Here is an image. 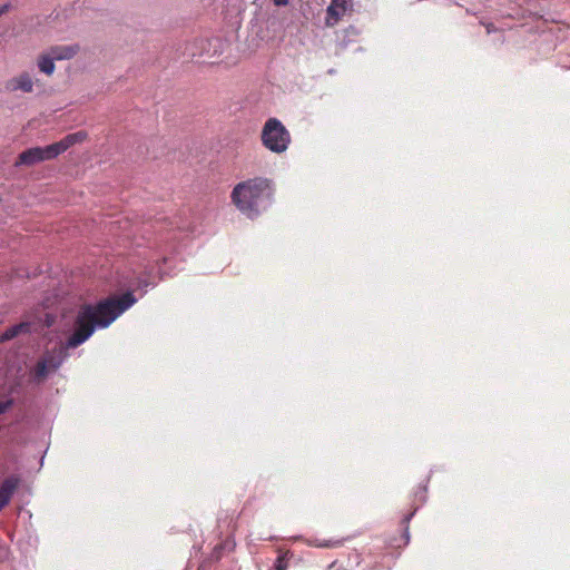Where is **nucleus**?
Wrapping results in <instances>:
<instances>
[{
	"label": "nucleus",
	"mask_w": 570,
	"mask_h": 570,
	"mask_svg": "<svg viewBox=\"0 0 570 570\" xmlns=\"http://www.w3.org/2000/svg\"><path fill=\"white\" fill-rule=\"evenodd\" d=\"M340 541H317L315 543L316 547H321V548H331V547H337L340 546Z\"/></svg>",
	"instance_id": "2eb2a0df"
},
{
	"label": "nucleus",
	"mask_w": 570,
	"mask_h": 570,
	"mask_svg": "<svg viewBox=\"0 0 570 570\" xmlns=\"http://www.w3.org/2000/svg\"><path fill=\"white\" fill-rule=\"evenodd\" d=\"M131 292L111 296L97 304H83L79 307L73 322V331L65 344L47 353L42 358L51 370H57L67 358V350L76 348L91 337L96 328L108 327L118 316L136 303Z\"/></svg>",
	"instance_id": "f257e3e1"
},
{
	"label": "nucleus",
	"mask_w": 570,
	"mask_h": 570,
	"mask_svg": "<svg viewBox=\"0 0 570 570\" xmlns=\"http://www.w3.org/2000/svg\"><path fill=\"white\" fill-rule=\"evenodd\" d=\"M223 547L220 544L216 546L212 552V559L218 561L222 557Z\"/></svg>",
	"instance_id": "f3484780"
},
{
	"label": "nucleus",
	"mask_w": 570,
	"mask_h": 570,
	"mask_svg": "<svg viewBox=\"0 0 570 570\" xmlns=\"http://www.w3.org/2000/svg\"><path fill=\"white\" fill-rule=\"evenodd\" d=\"M289 0H273V3L277 7H283L288 3Z\"/></svg>",
	"instance_id": "aec40b11"
},
{
	"label": "nucleus",
	"mask_w": 570,
	"mask_h": 570,
	"mask_svg": "<svg viewBox=\"0 0 570 570\" xmlns=\"http://www.w3.org/2000/svg\"><path fill=\"white\" fill-rule=\"evenodd\" d=\"M414 513H415V510H414V511H412L411 513L406 514V515L403 518V521H402V522L404 523V525H405V528H404V537H405V539H406V542H409V539H410V534H409V522H410V521H411V519L413 518Z\"/></svg>",
	"instance_id": "ddd939ff"
},
{
	"label": "nucleus",
	"mask_w": 570,
	"mask_h": 570,
	"mask_svg": "<svg viewBox=\"0 0 570 570\" xmlns=\"http://www.w3.org/2000/svg\"><path fill=\"white\" fill-rule=\"evenodd\" d=\"M351 0H332V4L338 7L342 11H345Z\"/></svg>",
	"instance_id": "dca6fc26"
},
{
	"label": "nucleus",
	"mask_w": 570,
	"mask_h": 570,
	"mask_svg": "<svg viewBox=\"0 0 570 570\" xmlns=\"http://www.w3.org/2000/svg\"><path fill=\"white\" fill-rule=\"evenodd\" d=\"M274 191L269 179L255 177L235 185L230 198L242 214L254 219L271 207Z\"/></svg>",
	"instance_id": "f03ea898"
},
{
	"label": "nucleus",
	"mask_w": 570,
	"mask_h": 570,
	"mask_svg": "<svg viewBox=\"0 0 570 570\" xmlns=\"http://www.w3.org/2000/svg\"><path fill=\"white\" fill-rule=\"evenodd\" d=\"M49 370H51V368L47 365V362H43V360H40L35 367V377L37 380L45 379L48 375Z\"/></svg>",
	"instance_id": "f8f14e48"
},
{
	"label": "nucleus",
	"mask_w": 570,
	"mask_h": 570,
	"mask_svg": "<svg viewBox=\"0 0 570 570\" xmlns=\"http://www.w3.org/2000/svg\"><path fill=\"white\" fill-rule=\"evenodd\" d=\"M30 327L31 325L28 322H22L13 326H10L0 335V342L10 341L21 333H29Z\"/></svg>",
	"instance_id": "1a4fd4ad"
},
{
	"label": "nucleus",
	"mask_w": 570,
	"mask_h": 570,
	"mask_svg": "<svg viewBox=\"0 0 570 570\" xmlns=\"http://www.w3.org/2000/svg\"><path fill=\"white\" fill-rule=\"evenodd\" d=\"M39 82L28 71L19 72L18 75L7 79L3 82V91L7 94H31L35 90V85Z\"/></svg>",
	"instance_id": "39448f33"
},
{
	"label": "nucleus",
	"mask_w": 570,
	"mask_h": 570,
	"mask_svg": "<svg viewBox=\"0 0 570 570\" xmlns=\"http://www.w3.org/2000/svg\"><path fill=\"white\" fill-rule=\"evenodd\" d=\"M262 141L271 151L281 154L288 148L291 135L277 118H269L263 127Z\"/></svg>",
	"instance_id": "7ed1b4c3"
},
{
	"label": "nucleus",
	"mask_w": 570,
	"mask_h": 570,
	"mask_svg": "<svg viewBox=\"0 0 570 570\" xmlns=\"http://www.w3.org/2000/svg\"><path fill=\"white\" fill-rule=\"evenodd\" d=\"M59 155L53 144L45 147H32L19 154L16 166H32L45 160H51Z\"/></svg>",
	"instance_id": "20e7f679"
},
{
	"label": "nucleus",
	"mask_w": 570,
	"mask_h": 570,
	"mask_svg": "<svg viewBox=\"0 0 570 570\" xmlns=\"http://www.w3.org/2000/svg\"><path fill=\"white\" fill-rule=\"evenodd\" d=\"M341 9L338 7H335L334 4H330L327 7V18H326V24L327 26H333L335 24L340 18H341Z\"/></svg>",
	"instance_id": "9b49d317"
},
{
	"label": "nucleus",
	"mask_w": 570,
	"mask_h": 570,
	"mask_svg": "<svg viewBox=\"0 0 570 570\" xmlns=\"http://www.w3.org/2000/svg\"><path fill=\"white\" fill-rule=\"evenodd\" d=\"M38 68L41 72L50 76L55 71V59L49 55H41L39 58H38Z\"/></svg>",
	"instance_id": "9d476101"
},
{
	"label": "nucleus",
	"mask_w": 570,
	"mask_h": 570,
	"mask_svg": "<svg viewBox=\"0 0 570 570\" xmlns=\"http://www.w3.org/2000/svg\"><path fill=\"white\" fill-rule=\"evenodd\" d=\"M87 138V132L83 130L69 134L65 136L61 140L53 142L58 155H61L66 150H68L70 147H72L76 144L82 142Z\"/></svg>",
	"instance_id": "0eeeda50"
},
{
	"label": "nucleus",
	"mask_w": 570,
	"mask_h": 570,
	"mask_svg": "<svg viewBox=\"0 0 570 570\" xmlns=\"http://www.w3.org/2000/svg\"><path fill=\"white\" fill-rule=\"evenodd\" d=\"M79 51L78 45L71 46H53L49 49V55L55 60H68L73 58Z\"/></svg>",
	"instance_id": "6e6552de"
},
{
	"label": "nucleus",
	"mask_w": 570,
	"mask_h": 570,
	"mask_svg": "<svg viewBox=\"0 0 570 570\" xmlns=\"http://www.w3.org/2000/svg\"><path fill=\"white\" fill-rule=\"evenodd\" d=\"M337 561H333L330 566H328V569H332L336 566Z\"/></svg>",
	"instance_id": "412c9836"
},
{
	"label": "nucleus",
	"mask_w": 570,
	"mask_h": 570,
	"mask_svg": "<svg viewBox=\"0 0 570 570\" xmlns=\"http://www.w3.org/2000/svg\"><path fill=\"white\" fill-rule=\"evenodd\" d=\"M13 404L12 400L0 402V415L6 413Z\"/></svg>",
	"instance_id": "a211bd4d"
},
{
	"label": "nucleus",
	"mask_w": 570,
	"mask_h": 570,
	"mask_svg": "<svg viewBox=\"0 0 570 570\" xmlns=\"http://www.w3.org/2000/svg\"><path fill=\"white\" fill-rule=\"evenodd\" d=\"M276 570H286L287 561L285 560V556H278L275 562Z\"/></svg>",
	"instance_id": "4468645a"
},
{
	"label": "nucleus",
	"mask_w": 570,
	"mask_h": 570,
	"mask_svg": "<svg viewBox=\"0 0 570 570\" xmlns=\"http://www.w3.org/2000/svg\"><path fill=\"white\" fill-rule=\"evenodd\" d=\"M19 484V478L8 476L0 485V511L10 502L17 487Z\"/></svg>",
	"instance_id": "423d86ee"
},
{
	"label": "nucleus",
	"mask_w": 570,
	"mask_h": 570,
	"mask_svg": "<svg viewBox=\"0 0 570 570\" xmlns=\"http://www.w3.org/2000/svg\"><path fill=\"white\" fill-rule=\"evenodd\" d=\"M11 8L10 3H4L0 7V17L4 13H7Z\"/></svg>",
	"instance_id": "6ab92c4d"
}]
</instances>
